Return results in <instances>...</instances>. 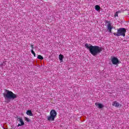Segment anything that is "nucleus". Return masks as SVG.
I'll use <instances>...</instances> for the list:
<instances>
[{
	"instance_id": "obj_8",
	"label": "nucleus",
	"mask_w": 129,
	"mask_h": 129,
	"mask_svg": "<svg viewBox=\"0 0 129 129\" xmlns=\"http://www.w3.org/2000/svg\"><path fill=\"white\" fill-rule=\"evenodd\" d=\"M112 105L113 106H115V107H118V106H119V103L116 102V101H115L113 102Z\"/></svg>"
},
{
	"instance_id": "obj_16",
	"label": "nucleus",
	"mask_w": 129,
	"mask_h": 129,
	"mask_svg": "<svg viewBox=\"0 0 129 129\" xmlns=\"http://www.w3.org/2000/svg\"><path fill=\"white\" fill-rule=\"evenodd\" d=\"M25 119L27 122H30V119L27 117H25Z\"/></svg>"
},
{
	"instance_id": "obj_2",
	"label": "nucleus",
	"mask_w": 129,
	"mask_h": 129,
	"mask_svg": "<svg viewBox=\"0 0 129 129\" xmlns=\"http://www.w3.org/2000/svg\"><path fill=\"white\" fill-rule=\"evenodd\" d=\"M126 33V29L124 28H119L117 29V32L113 33V35L114 36H116V37H120L122 36V37H125V33Z\"/></svg>"
},
{
	"instance_id": "obj_18",
	"label": "nucleus",
	"mask_w": 129,
	"mask_h": 129,
	"mask_svg": "<svg viewBox=\"0 0 129 129\" xmlns=\"http://www.w3.org/2000/svg\"><path fill=\"white\" fill-rule=\"evenodd\" d=\"M4 129H8V128H4Z\"/></svg>"
},
{
	"instance_id": "obj_5",
	"label": "nucleus",
	"mask_w": 129,
	"mask_h": 129,
	"mask_svg": "<svg viewBox=\"0 0 129 129\" xmlns=\"http://www.w3.org/2000/svg\"><path fill=\"white\" fill-rule=\"evenodd\" d=\"M111 62L113 65H117L119 63V60L117 57H113L111 58Z\"/></svg>"
},
{
	"instance_id": "obj_15",
	"label": "nucleus",
	"mask_w": 129,
	"mask_h": 129,
	"mask_svg": "<svg viewBox=\"0 0 129 129\" xmlns=\"http://www.w3.org/2000/svg\"><path fill=\"white\" fill-rule=\"evenodd\" d=\"M31 53L34 55V57H36V53H35V51L33 49L31 50Z\"/></svg>"
},
{
	"instance_id": "obj_11",
	"label": "nucleus",
	"mask_w": 129,
	"mask_h": 129,
	"mask_svg": "<svg viewBox=\"0 0 129 129\" xmlns=\"http://www.w3.org/2000/svg\"><path fill=\"white\" fill-rule=\"evenodd\" d=\"M95 9L96 10V11H100V7L98 5H96L95 7Z\"/></svg>"
},
{
	"instance_id": "obj_13",
	"label": "nucleus",
	"mask_w": 129,
	"mask_h": 129,
	"mask_svg": "<svg viewBox=\"0 0 129 129\" xmlns=\"http://www.w3.org/2000/svg\"><path fill=\"white\" fill-rule=\"evenodd\" d=\"M59 59L60 61H63V55L60 54L59 55Z\"/></svg>"
},
{
	"instance_id": "obj_4",
	"label": "nucleus",
	"mask_w": 129,
	"mask_h": 129,
	"mask_svg": "<svg viewBox=\"0 0 129 129\" xmlns=\"http://www.w3.org/2000/svg\"><path fill=\"white\" fill-rule=\"evenodd\" d=\"M57 116V112L54 109H52L50 112V116L47 117V120L49 121H54L55 117Z\"/></svg>"
},
{
	"instance_id": "obj_17",
	"label": "nucleus",
	"mask_w": 129,
	"mask_h": 129,
	"mask_svg": "<svg viewBox=\"0 0 129 129\" xmlns=\"http://www.w3.org/2000/svg\"><path fill=\"white\" fill-rule=\"evenodd\" d=\"M30 47L32 48V50H33V49H34V46H33V44H31L30 45Z\"/></svg>"
},
{
	"instance_id": "obj_7",
	"label": "nucleus",
	"mask_w": 129,
	"mask_h": 129,
	"mask_svg": "<svg viewBox=\"0 0 129 129\" xmlns=\"http://www.w3.org/2000/svg\"><path fill=\"white\" fill-rule=\"evenodd\" d=\"M112 26H111V23L110 22H108L107 25V29L109 31V33H111V30H112Z\"/></svg>"
},
{
	"instance_id": "obj_3",
	"label": "nucleus",
	"mask_w": 129,
	"mask_h": 129,
	"mask_svg": "<svg viewBox=\"0 0 129 129\" xmlns=\"http://www.w3.org/2000/svg\"><path fill=\"white\" fill-rule=\"evenodd\" d=\"M6 94H4L5 98H8V99H15L17 98V95L15 94L13 92L9 91L8 90H5Z\"/></svg>"
},
{
	"instance_id": "obj_14",
	"label": "nucleus",
	"mask_w": 129,
	"mask_h": 129,
	"mask_svg": "<svg viewBox=\"0 0 129 129\" xmlns=\"http://www.w3.org/2000/svg\"><path fill=\"white\" fill-rule=\"evenodd\" d=\"M118 13H120V12H119V11H117V12L115 13V15H114V17L115 18L116 17H118Z\"/></svg>"
},
{
	"instance_id": "obj_10",
	"label": "nucleus",
	"mask_w": 129,
	"mask_h": 129,
	"mask_svg": "<svg viewBox=\"0 0 129 129\" xmlns=\"http://www.w3.org/2000/svg\"><path fill=\"white\" fill-rule=\"evenodd\" d=\"M26 114H27V115H29L30 116H33V113H32V110H28L26 112Z\"/></svg>"
},
{
	"instance_id": "obj_1",
	"label": "nucleus",
	"mask_w": 129,
	"mask_h": 129,
	"mask_svg": "<svg viewBox=\"0 0 129 129\" xmlns=\"http://www.w3.org/2000/svg\"><path fill=\"white\" fill-rule=\"evenodd\" d=\"M87 49H89L90 53L93 55V56H96L97 54H99L102 52V47L97 46V45H90L89 46L88 44L86 43L85 45Z\"/></svg>"
},
{
	"instance_id": "obj_12",
	"label": "nucleus",
	"mask_w": 129,
	"mask_h": 129,
	"mask_svg": "<svg viewBox=\"0 0 129 129\" xmlns=\"http://www.w3.org/2000/svg\"><path fill=\"white\" fill-rule=\"evenodd\" d=\"M37 58L39 59L40 60H43L44 59V57L41 55H38L37 56Z\"/></svg>"
},
{
	"instance_id": "obj_6",
	"label": "nucleus",
	"mask_w": 129,
	"mask_h": 129,
	"mask_svg": "<svg viewBox=\"0 0 129 129\" xmlns=\"http://www.w3.org/2000/svg\"><path fill=\"white\" fill-rule=\"evenodd\" d=\"M17 120L18 121H20V123H19L17 125V126H22L25 124V122H24V120H23V118H22L20 116H17Z\"/></svg>"
},
{
	"instance_id": "obj_9",
	"label": "nucleus",
	"mask_w": 129,
	"mask_h": 129,
	"mask_svg": "<svg viewBox=\"0 0 129 129\" xmlns=\"http://www.w3.org/2000/svg\"><path fill=\"white\" fill-rule=\"evenodd\" d=\"M95 104L96 106H97L98 108H102L103 107V105H102V104L95 103Z\"/></svg>"
}]
</instances>
